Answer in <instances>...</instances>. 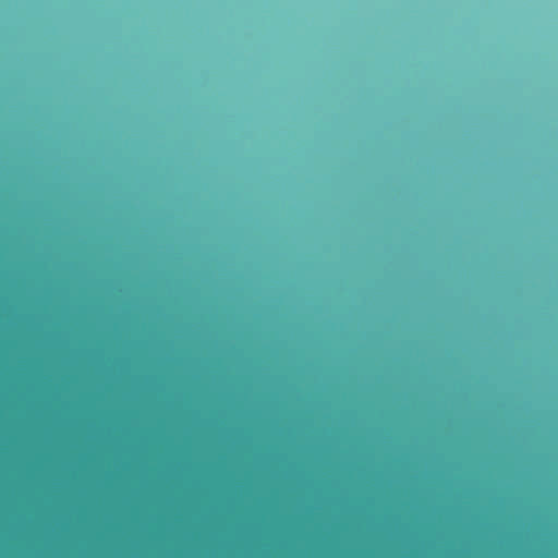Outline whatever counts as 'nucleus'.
I'll return each mask as SVG.
<instances>
[{
  "mask_svg": "<svg viewBox=\"0 0 558 558\" xmlns=\"http://www.w3.org/2000/svg\"><path fill=\"white\" fill-rule=\"evenodd\" d=\"M192 283H222V281H5L2 280V291L14 286L36 287H113V286H187Z\"/></svg>",
  "mask_w": 558,
  "mask_h": 558,
  "instance_id": "f257e3e1",
  "label": "nucleus"
},
{
  "mask_svg": "<svg viewBox=\"0 0 558 558\" xmlns=\"http://www.w3.org/2000/svg\"><path fill=\"white\" fill-rule=\"evenodd\" d=\"M5 279H182L181 277H140V276H119V277H89V276H10L2 270V280ZM198 279H213L211 277H199Z\"/></svg>",
  "mask_w": 558,
  "mask_h": 558,
  "instance_id": "f03ea898",
  "label": "nucleus"
},
{
  "mask_svg": "<svg viewBox=\"0 0 558 558\" xmlns=\"http://www.w3.org/2000/svg\"><path fill=\"white\" fill-rule=\"evenodd\" d=\"M263 279H264V280H267V279H270V278H269V277H264Z\"/></svg>",
  "mask_w": 558,
  "mask_h": 558,
  "instance_id": "7ed1b4c3",
  "label": "nucleus"
}]
</instances>
